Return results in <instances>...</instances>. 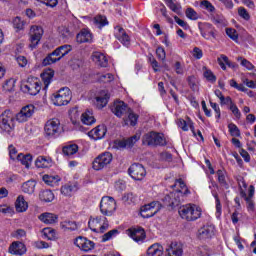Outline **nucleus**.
Here are the masks:
<instances>
[{"mask_svg": "<svg viewBox=\"0 0 256 256\" xmlns=\"http://www.w3.org/2000/svg\"><path fill=\"white\" fill-rule=\"evenodd\" d=\"M171 187L176 190L165 196L163 203L166 207H172L173 209L175 207H179L181 203H184L185 199L191 195V190H189L187 184H185V181L181 178L175 180L174 185Z\"/></svg>", "mask_w": 256, "mask_h": 256, "instance_id": "1", "label": "nucleus"}, {"mask_svg": "<svg viewBox=\"0 0 256 256\" xmlns=\"http://www.w3.org/2000/svg\"><path fill=\"white\" fill-rule=\"evenodd\" d=\"M111 111L116 117L122 118L125 125H131L132 127L137 125L139 116L125 102L121 100L114 101Z\"/></svg>", "mask_w": 256, "mask_h": 256, "instance_id": "2", "label": "nucleus"}, {"mask_svg": "<svg viewBox=\"0 0 256 256\" xmlns=\"http://www.w3.org/2000/svg\"><path fill=\"white\" fill-rule=\"evenodd\" d=\"M178 213L184 221H197V219L201 218L202 210L196 204L189 203L181 206Z\"/></svg>", "mask_w": 256, "mask_h": 256, "instance_id": "3", "label": "nucleus"}, {"mask_svg": "<svg viewBox=\"0 0 256 256\" xmlns=\"http://www.w3.org/2000/svg\"><path fill=\"white\" fill-rule=\"evenodd\" d=\"M63 133L61 121L57 118L48 120L44 126V135L47 139H57Z\"/></svg>", "mask_w": 256, "mask_h": 256, "instance_id": "4", "label": "nucleus"}, {"mask_svg": "<svg viewBox=\"0 0 256 256\" xmlns=\"http://www.w3.org/2000/svg\"><path fill=\"white\" fill-rule=\"evenodd\" d=\"M52 103L56 107H63V105H68L71 101V90L68 87L61 88L56 93L52 95Z\"/></svg>", "mask_w": 256, "mask_h": 256, "instance_id": "5", "label": "nucleus"}, {"mask_svg": "<svg viewBox=\"0 0 256 256\" xmlns=\"http://www.w3.org/2000/svg\"><path fill=\"white\" fill-rule=\"evenodd\" d=\"M88 227L94 233H105L109 229V221L105 216H96L95 218H90Z\"/></svg>", "mask_w": 256, "mask_h": 256, "instance_id": "6", "label": "nucleus"}, {"mask_svg": "<svg viewBox=\"0 0 256 256\" xmlns=\"http://www.w3.org/2000/svg\"><path fill=\"white\" fill-rule=\"evenodd\" d=\"M0 129L5 133H11L15 129V116L10 110H5L0 115Z\"/></svg>", "mask_w": 256, "mask_h": 256, "instance_id": "7", "label": "nucleus"}, {"mask_svg": "<svg viewBox=\"0 0 256 256\" xmlns=\"http://www.w3.org/2000/svg\"><path fill=\"white\" fill-rule=\"evenodd\" d=\"M117 209V202H115V198L111 196H104L100 202V211L102 215H106L107 217H111L115 213Z\"/></svg>", "mask_w": 256, "mask_h": 256, "instance_id": "8", "label": "nucleus"}, {"mask_svg": "<svg viewBox=\"0 0 256 256\" xmlns=\"http://www.w3.org/2000/svg\"><path fill=\"white\" fill-rule=\"evenodd\" d=\"M111 161H113V155L110 152H104L94 159L92 167L94 171H101L106 169V167H109Z\"/></svg>", "mask_w": 256, "mask_h": 256, "instance_id": "9", "label": "nucleus"}, {"mask_svg": "<svg viewBox=\"0 0 256 256\" xmlns=\"http://www.w3.org/2000/svg\"><path fill=\"white\" fill-rule=\"evenodd\" d=\"M161 211V203L159 202H151L146 204L140 208V215L143 219H149V217H154Z\"/></svg>", "mask_w": 256, "mask_h": 256, "instance_id": "10", "label": "nucleus"}, {"mask_svg": "<svg viewBox=\"0 0 256 256\" xmlns=\"http://www.w3.org/2000/svg\"><path fill=\"white\" fill-rule=\"evenodd\" d=\"M128 173L135 181H143L147 175V170L142 164L134 163L129 167Z\"/></svg>", "mask_w": 256, "mask_h": 256, "instance_id": "11", "label": "nucleus"}, {"mask_svg": "<svg viewBox=\"0 0 256 256\" xmlns=\"http://www.w3.org/2000/svg\"><path fill=\"white\" fill-rule=\"evenodd\" d=\"M33 113H35V106L33 104L26 105L16 114V121L18 123H25L33 117Z\"/></svg>", "mask_w": 256, "mask_h": 256, "instance_id": "12", "label": "nucleus"}, {"mask_svg": "<svg viewBox=\"0 0 256 256\" xmlns=\"http://www.w3.org/2000/svg\"><path fill=\"white\" fill-rule=\"evenodd\" d=\"M41 37H43V27L32 26L30 29V49H35L39 45Z\"/></svg>", "mask_w": 256, "mask_h": 256, "instance_id": "13", "label": "nucleus"}, {"mask_svg": "<svg viewBox=\"0 0 256 256\" xmlns=\"http://www.w3.org/2000/svg\"><path fill=\"white\" fill-rule=\"evenodd\" d=\"M214 236H215V226L213 224H206L202 226L197 233V237L198 239H200V241L211 239Z\"/></svg>", "mask_w": 256, "mask_h": 256, "instance_id": "14", "label": "nucleus"}, {"mask_svg": "<svg viewBox=\"0 0 256 256\" xmlns=\"http://www.w3.org/2000/svg\"><path fill=\"white\" fill-rule=\"evenodd\" d=\"M64 54L61 52L59 48H56L52 53L48 54L42 61V65L44 67H47V65H53L54 63H57L58 61H61L63 59Z\"/></svg>", "mask_w": 256, "mask_h": 256, "instance_id": "15", "label": "nucleus"}, {"mask_svg": "<svg viewBox=\"0 0 256 256\" xmlns=\"http://www.w3.org/2000/svg\"><path fill=\"white\" fill-rule=\"evenodd\" d=\"M64 54L61 52L59 48H56L52 53L48 54L42 61V65L44 67H47V65H53L54 63H57L58 61H61L63 59Z\"/></svg>", "mask_w": 256, "mask_h": 256, "instance_id": "16", "label": "nucleus"}, {"mask_svg": "<svg viewBox=\"0 0 256 256\" xmlns=\"http://www.w3.org/2000/svg\"><path fill=\"white\" fill-rule=\"evenodd\" d=\"M143 145H148L149 147H155L161 143V136L156 132L146 133L142 138Z\"/></svg>", "mask_w": 256, "mask_h": 256, "instance_id": "17", "label": "nucleus"}, {"mask_svg": "<svg viewBox=\"0 0 256 256\" xmlns=\"http://www.w3.org/2000/svg\"><path fill=\"white\" fill-rule=\"evenodd\" d=\"M74 245L81 249V251L85 252L92 251V249H95V242L81 236L75 239Z\"/></svg>", "mask_w": 256, "mask_h": 256, "instance_id": "18", "label": "nucleus"}, {"mask_svg": "<svg viewBox=\"0 0 256 256\" xmlns=\"http://www.w3.org/2000/svg\"><path fill=\"white\" fill-rule=\"evenodd\" d=\"M8 253H10L11 255H17V256L25 255V253H27V246H25L23 242L14 241L9 246Z\"/></svg>", "mask_w": 256, "mask_h": 256, "instance_id": "19", "label": "nucleus"}, {"mask_svg": "<svg viewBox=\"0 0 256 256\" xmlns=\"http://www.w3.org/2000/svg\"><path fill=\"white\" fill-rule=\"evenodd\" d=\"M114 35L116 39H118V41L122 43V45H125V47H129L131 39L129 38V35H127V32L125 31V29H123V27L116 26L114 28Z\"/></svg>", "mask_w": 256, "mask_h": 256, "instance_id": "20", "label": "nucleus"}, {"mask_svg": "<svg viewBox=\"0 0 256 256\" xmlns=\"http://www.w3.org/2000/svg\"><path fill=\"white\" fill-rule=\"evenodd\" d=\"M22 89L25 93H29V95H37L39 91H41V84L39 83V80L34 79L32 81H28Z\"/></svg>", "mask_w": 256, "mask_h": 256, "instance_id": "21", "label": "nucleus"}, {"mask_svg": "<svg viewBox=\"0 0 256 256\" xmlns=\"http://www.w3.org/2000/svg\"><path fill=\"white\" fill-rule=\"evenodd\" d=\"M129 236L136 243H143V241H145L147 237V235L145 234V230L141 227L130 229Z\"/></svg>", "mask_w": 256, "mask_h": 256, "instance_id": "22", "label": "nucleus"}, {"mask_svg": "<svg viewBox=\"0 0 256 256\" xmlns=\"http://www.w3.org/2000/svg\"><path fill=\"white\" fill-rule=\"evenodd\" d=\"M200 33L204 39L211 41V39H217V30L211 24H205L204 28H200Z\"/></svg>", "mask_w": 256, "mask_h": 256, "instance_id": "23", "label": "nucleus"}, {"mask_svg": "<svg viewBox=\"0 0 256 256\" xmlns=\"http://www.w3.org/2000/svg\"><path fill=\"white\" fill-rule=\"evenodd\" d=\"M167 256H183V245L178 242H171L166 248Z\"/></svg>", "mask_w": 256, "mask_h": 256, "instance_id": "24", "label": "nucleus"}, {"mask_svg": "<svg viewBox=\"0 0 256 256\" xmlns=\"http://www.w3.org/2000/svg\"><path fill=\"white\" fill-rule=\"evenodd\" d=\"M95 105L97 109H103V107H107V104L109 103V99H111V95L108 91H101L100 94L95 98Z\"/></svg>", "mask_w": 256, "mask_h": 256, "instance_id": "25", "label": "nucleus"}, {"mask_svg": "<svg viewBox=\"0 0 256 256\" xmlns=\"http://www.w3.org/2000/svg\"><path fill=\"white\" fill-rule=\"evenodd\" d=\"M141 137L137 134H135L134 136L128 138V139H124V140H117L115 142V145L117 147V149H125V147H133L137 141H139Z\"/></svg>", "mask_w": 256, "mask_h": 256, "instance_id": "26", "label": "nucleus"}, {"mask_svg": "<svg viewBox=\"0 0 256 256\" xmlns=\"http://www.w3.org/2000/svg\"><path fill=\"white\" fill-rule=\"evenodd\" d=\"M77 43H93V34L87 29H82L76 36Z\"/></svg>", "mask_w": 256, "mask_h": 256, "instance_id": "27", "label": "nucleus"}, {"mask_svg": "<svg viewBox=\"0 0 256 256\" xmlns=\"http://www.w3.org/2000/svg\"><path fill=\"white\" fill-rule=\"evenodd\" d=\"M92 60L99 67H107V65H109V60L107 59V56H105V54L101 52H94L92 54Z\"/></svg>", "mask_w": 256, "mask_h": 256, "instance_id": "28", "label": "nucleus"}, {"mask_svg": "<svg viewBox=\"0 0 256 256\" xmlns=\"http://www.w3.org/2000/svg\"><path fill=\"white\" fill-rule=\"evenodd\" d=\"M40 221H42V223H45L46 225H53L54 223H57L59 216L53 214V213H42L39 216Z\"/></svg>", "mask_w": 256, "mask_h": 256, "instance_id": "29", "label": "nucleus"}, {"mask_svg": "<svg viewBox=\"0 0 256 256\" xmlns=\"http://www.w3.org/2000/svg\"><path fill=\"white\" fill-rule=\"evenodd\" d=\"M177 125L182 131H189V129H191L192 133L195 135V128L193 127L191 118L187 117L186 120L180 118L177 120Z\"/></svg>", "mask_w": 256, "mask_h": 256, "instance_id": "30", "label": "nucleus"}, {"mask_svg": "<svg viewBox=\"0 0 256 256\" xmlns=\"http://www.w3.org/2000/svg\"><path fill=\"white\" fill-rule=\"evenodd\" d=\"M15 207L18 213H25V211L29 209V203L25 201V197L23 195H19L16 199Z\"/></svg>", "mask_w": 256, "mask_h": 256, "instance_id": "31", "label": "nucleus"}, {"mask_svg": "<svg viewBox=\"0 0 256 256\" xmlns=\"http://www.w3.org/2000/svg\"><path fill=\"white\" fill-rule=\"evenodd\" d=\"M107 133V128L103 125L97 126L96 128L90 131V135L93 139H103Z\"/></svg>", "mask_w": 256, "mask_h": 256, "instance_id": "32", "label": "nucleus"}, {"mask_svg": "<svg viewBox=\"0 0 256 256\" xmlns=\"http://www.w3.org/2000/svg\"><path fill=\"white\" fill-rule=\"evenodd\" d=\"M55 76V71L52 69L46 70L41 74L42 81L44 83L45 89L51 85V81H53V77Z\"/></svg>", "mask_w": 256, "mask_h": 256, "instance_id": "33", "label": "nucleus"}, {"mask_svg": "<svg viewBox=\"0 0 256 256\" xmlns=\"http://www.w3.org/2000/svg\"><path fill=\"white\" fill-rule=\"evenodd\" d=\"M216 176L218 179V183L225 189H229V184L227 183V172L225 170H217Z\"/></svg>", "mask_w": 256, "mask_h": 256, "instance_id": "34", "label": "nucleus"}, {"mask_svg": "<svg viewBox=\"0 0 256 256\" xmlns=\"http://www.w3.org/2000/svg\"><path fill=\"white\" fill-rule=\"evenodd\" d=\"M39 197L41 201H44L45 203H51L53 199H55V194L51 190H42L39 193Z\"/></svg>", "mask_w": 256, "mask_h": 256, "instance_id": "35", "label": "nucleus"}, {"mask_svg": "<svg viewBox=\"0 0 256 256\" xmlns=\"http://www.w3.org/2000/svg\"><path fill=\"white\" fill-rule=\"evenodd\" d=\"M77 151H79V146H77V144H70L62 148V153L66 157H71V155H75Z\"/></svg>", "mask_w": 256, "mask_h": 256, "instance_id": "36", "label": "nucleus"}, {"mask_svg": "<svg viewBox=\"0 0 256 256\" xmlns=\"http://www.w3.org/2000/svg\"><path fill=\"white\" fill-rule=\"evenodd\" d=\"M60 228L64 231H77V222L65 220L60 223Z\"/></svg>", "mask_w": 256, "mask_h": 256, "instance_id": "37", "label": "nucleus"}, {"mask_svg": "<svg viewBox=\"0 0 256 256\" xmlns=\"http://www.w3.org/2000/svg\"><path fill=\"white\" fill-rule=\"evenodd\" d=\"M81 121L84 125H93L95 123V117H93V112L90 110L84 112L81 116Z\"/></svg>", "mask_w": 256, "mask_h": 256, "instance_id": "38", "label": "nucleus"}, {"mask_svg": "<svg viewBox=\"0 0 256 256\" xmlns=\"http://www.w3.org/2000/svg\"><path fill=\"white\" fill-rule=\"evenodd\" d=\"M164 3L173 13H181V4L175 0H164Z\"/></svg>", "mask_w": 256, "mask_h": 256, "instance_id": "39", "label": "nucleus"}, {"mask_svg": "<svg viewBox=\"0 0 256 256\" xmlns=\"http://www.w3.org/2000/svg\"><path fill=\"white\" fill-rule=\"evenodd\" d=\"M17 160L20 161L22 165H25L27 169H29L31 162L33 161V156H31V154H18Z\"/></svg>", "mask_w": 256, "mask_h": 256, "instance_id": "40", "label": "nucleus"}, {"mask_svg": "<svg viewBox=\"0 0 256 256\" xmlns=\"http://www.w3.org/2000/svg\"><path fill=\"white\" fill-rule=\"evenodd\" d=\"M147 256H161V244H152L147 250Z\"/></svg>", "mask_w": 256, "mask_h": 256, "instance_id": "41", "label": "nucleus"}, {"mask_svg": "<svg viewBox=\"0 0 256 256\" xmlns=\"http://www.w3.org/2000/svg\"><path fill=\"white\" fill-rule=\"evenodd\" d=\"M35 185H36V183L33 180L25 182L22 185L23 193H28V195H32V193H35Z\"/></svg>", "mask_w": 256, "mask_h": 256, "instance_id": "42", "label": "nucleus"}, {"mask_svg": "<svg viewBox=\"0 0 256 256\" xmlns=\"http://www.w3.org/2000/svg\"><path fill=\"white\" fill-rule=\"evenodd\" d=\"M35 165L38 169H47L51 165V162L44 156H39L35 161Z\"/></svg>", "mask_w": 256, "mask_h": 256, "instance_id": "43", "label": "nucleus"}, {"mask_svg": "<svg viewBox=\"0 0 256 256\" xmlns=\"http://www.w3.org/2000/svg\"><path fill=\"white\" fill-rule=\"evenodd\" d=\"M212 21L214 25H217L218 27H227V20H225V17L220 14H216L212 16Z\"/></svg>", "mask_w": 256, "mask_h": 256, "instance_id": "44", "label": "nucleus"}, {"mask_svg": "<svg viewBox=\"0 0 256 256\" xmlns=\"http://www.w3.org/2000/svg\"><path fill=\"white\" fill-rule=\"evenodd\" d=\"M108 24L109 22L107 21V17L103 15H98L94 17V25H96L98 29H103V27H105V25H108Z\"/></svg>", "mask_w": 256, "mask_h": 256, "instance_id": "45", "label": "nucleus"}, {"mask_svg": "<svg viewBox=\"0 0 256 256\" xmlns=\"http://www.w3.org/2000/svg\"><path fill=\"white\" fill-rule=\"evenodd\" d=\"M3 91L6 93H11L15 91V79L14 78H9L8 80L5 81L3 84Z\"/></svg>", "mask_w": 256, "mask_h": 256, "instance_id": "46", "label": "nucleus"}, {"mask_svg": "<svg viewBox=\"0 0 256 256\" xmlns=\"http://www.w3.org/2000/svg\"><path fill=\"white\" fill-rule=\"evenodd\" d=\"M255 196V186L250 185L248 188V196H247V192H245V190L240 189V197H242L243 199H253V197Z\"/></svg>", "mask_w": 256, "mask_h": 256, "instance_id": "47", "label": "nucleus"}, {"mask_svg": "<svg viewBox=\"0 0 256 256\" xmlns=\"http://www.w3.org/2000/svg\"><path fill=\"white\" fill-rule=\"evenodd\" d=\"M185 15L187 19H190V21H197V19L200 18L199 13H197V11H195L193 8H187Z\"/></svg>", "mask_w": 256, "mask_h": 256, "instance_id": "48", "label": "nucleus"}, {"mask_svg": "<svg viewBox=\"0 0 256 256\" xmlns=\"http://www.w3.org/2000/svg\"><path fill=\"white\" fill-rule=\"evenodd\" d=\"M13 27L16 31H23L25 29V21L21 17H16L13 20Z\"/></svg>", "mask_w": 256, "mask_h": 256, "instance_id": "49", "label": "nucleus"}, {"mask_svg": "<svg viewBox=\"0 0 256 256\" xmlns=\"http://www.w3.org/2000/svg\"><path fill=\"white\" fill-rule=\"evenodd\" d=\"M75 191V186L72 184H65L61 187V194L70 197L71 193Z\"/></svg>", "mask_w": 256, "mask_h": 256, "instance_id": "50", "label": "nucleus"}, {"mask_svg": "<svg viewBox=\"0 0 256 256\" xmlns=\"http://www.w3.org/2000/svg\"><path fill=\"white\" fill-rule=\"evenodd\" d=\"M228 130L232 137H241V131L239 130V127H237V125L234 123H230L228 125Z\"/></svg>", "mask_w": 256, "mask_h": 256, "instance_id": "51", "label": "nucleus"}, {"mask_svg": "<svg viewBox=\"0 0 256 256\" xmlns=\"http://www.w3.org/2000/svg\"><path fill=\"white\" fill-rule=\"evenodd\" d=\"M200 7L208 11V13H215V6L209 0H203L200 2Z\"/></svg>", "mask_w": 256, "mask_h": 256, "instance_id": "52", "label": "nucleus"}, {"mask_svg": "<svg viewBox=\"0 0 256 256\" xmlns=\"http://www.w3.org/2000/svg\"><path fill=\"white\" fill-rule=\"evenodd\" d=\"M237 60L240 61L242 67H245L248 71H253L255 69V65H253L249 60L243 57H239Z\"/></svg>", "mask_w": 256, "mask_h": 256, "instance_id": "53", "label": "nucleus"}, {"mask_svg": "<svg viewBox=\"0 0 256 256\" xmlns=\"http://www.w3.org/2000/svg\"><path fill=\"white\" fill-rule=\"evenodd\" d=\"M217 61H218V65H220L221 69L223 71H226L227 70V65L229 63V57L222 54V55H220V57H218Z\"/></svg>", "mask_w": 256, "mask_h": 256, "instance_id": "54", "label": "nucleus"}, {"mask_svg": "<svg viewBox=\"0 0 256 256\" xmlns=\"http://www.w3.org/2000/svg\"><path fill=\"white\" fill-rule=\"evenodd\" d=\"M212 195L215 198L216 201V217H221V200H219V195H217V192L215 190H212Z\"/></svg>", "mask_w": 256, "mask_h": 256, "instance_id": "55", "label": "nucleus"}, {"mask_svg": "<svg viewBox=\"0 0 256 256\" xmlns=\"http://www.w3.org/2000/svg\"><path fill=\"white\" fill-rule=\"evenodd\" d=\"M115 76H113V74L111 73H106V74H101L98 78V81H100V83H111V81H114Z\"/></svg>", "mask_w": 256, "mask_h": 256, "instance_id": "56", "label": "nucleus"}, {"mask_svg": "<svg viewBox=\"0 0 256 256\" xmlns=\"http://www.w3.org/2000/svg\"><path fill=\"white\" fill-rule=\"evenodd\" d=\"M203 75L207 81L215 82L217 81V77L213 74V72L210 69H207V67L203 68Z\"/></svg>", "mask_w": 256, "mask_h": 256, "instance_id": "57", "label": "nucleus"}, {"mask_svg": "<svg viewBox=\"0 0 256 256\" xmlns=\"http://www.w3.org/2000/svg\"><path fill=\"white\" fill-rule=\"evenodd\" d=\"M238 15H239V17L244 19V21H249V19H251V15L247 11V9H245V7L238 8Z\"/></svg>", "mask_w": 256, "mask_h": 256, "instance_id": "58", "label": "nucleus"}, {"mask_svg": "<svg viewBox=\"0 0 256 256\" xmlns=\"http://www.w3.org/2000/svg\"><path fill=\"white\" fill-rule=\"evenodd\" d=\"M117 233H119V230H117V229H113V230H110L109 232L105 233V234L102 236V241H103V243H105L106 241H109V240L113 239V237H115V235H117Z\"/></svg>", "mask_w": 256, "mask_h": 256, "instance_id": "59", "label": "nucleus"}, {"mask_svg": "<svg viewBox=\"0 0 256 256\" xmlns=\"http://www.w3.org/2000/svg\"><path fill=\"white\" fill-rule=\"evenodd\" d=\"M226 35L232 39V41H237L239 39V34L234 28H226Z\"/></svg>", "mask_w": 256, "mask_h": 256, "instance_id": "60", "label": "nucleus"}, {"mask_svg": "<svg viewBox=\"0 0 256 256\" xmlns=\"http://www.w3.org/2000/svg\"><path fill=\"white\" fill-rule=\"evenodd\" d=\"M188 83L190 89L193 91H199V86L197 85V81L195 80V76L188 77Z\"/></svg>", "mask_w": 256, "mask_h": 256, "instance_id": "61", "label": "nucleus"}, {"mask_svg": "<svg viewBox=\"0 0 256 256\" xmlns=\"http://www.w3.org/2000/svg\"><path fill=\"white\" fill-rule=\"evenodd\" d=\"M174 21L175 23H177V25L182 27V29H185V30L189 29V24L185 20L179 18L178 16H174Z\"/></svg>", "mask_w": 256, "mask_h": 256, "instance_id": "62", "label": "nucleus"}, {"mask_svg": "<svg viewBox=\"0 0 256 256\" xmlns=\"http://www.w3.org/2000/svg\"><path fill=\"white\" fill-rule=\"evenodd\" d=\"M58 48L62 52V55H64V57L65 55H69V53H71L73 49V47L69 44H64L62 46H59Z\"/></svg>", "mask_w": 256, "mask_h": 256, "instance_id": "63", "label": "nucleus"}, {"mask_svg": "<svg viewBox=\"0 0 256 256\" xmlns=\"http://www.w3.org/2000/svg\"><path fill=\"white\" fill-rule=\"evenodd\" d=\"M230 111L233 113L236 119H241V111L239 110L237 105H235V103L230 106Z\"/></svg>", "mask_w": 256, "mask_h": 256, "instance_id": "64", "label": "nucleus"}]
</instances>
